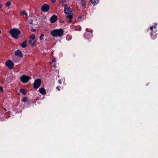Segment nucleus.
Here are the masks:
<instances>
[{"label": "nucleus", "instance_id": "nucleus-1", "mask_svg": "<svg viewBox=\"0 0 158 158\" xmlns=\"http://www.w3.org/2000/svg\"><path fill=\"white\" fill-rule=\"evenodd\" d=\"M64 34V30L62 29H55L51 31L50 35L53 37H61Z\"/></svg>", "mask_w": 158, "mask_h": 158}, {"label": "nucleus", "instance_id": "nucleus-2", "mask_svg": "<svg viewBox=\"0 0 158 158\" xmlns=\"http://www.w3.org/2000/svg\"><path fill=\"white\" fill-rule=\"evenodd\" d=\"M10 33L13 37L17 39L19 38L18 35L21 33V32L17 29L13 28L10 30Z\"/></svg>", "mask_w": 158, "mask_h": 158}, {"label": "nucleus", "instance_id": "nucleus-3", "mask_svg": "<svg viewBox=\"0 0 158 158\" xmlns=\"http://www.w3.org/2000/svg\"><path fill=\"white\" fill-rule=\"evenodd\" d=\"M41 81L40 79L35 80L33 83V87L35 89L38 88L40 86Z\"/></svg>", "mask_w": 158, "mask_h": 158}, {"label": "nucleus", "instance_id": "nucleus-4", "mask_svg": "<svg viewBox=\"0 0 158 158\" xmlns=\"http://www.w3.org/2000/svg\"><path fill=\"white\" fill-rule=\"evenodd\" d=\"M30 77L26 75H23L20 78V81L23 83H26L28 82Z\"/></svg>", "mask_w": 158, "mask_h": 158}, {"label": "nucleus", "instance_id": "nucleus-5", "mask_svg": "<svg viewBox=\"0 0 158 158\" xmlns=\"http://www.w3.org/2000/svg\"><path fill=\"white\" fill-rule=\"evenodd\" d=\"M84 36L86 40H87L89 41L93 37V35L91 32H87L84 33Z\"/></svg>", "mask_w": 158, "mask_h": 158}, {"label": "nucleus", "instance_id": "nucleus-6", "mask_svg": "<svg viewBox=\"0 0 158 158\" xmlns=\"http://www.w3.org/2000/svg\"><path fill=\"white\" fill-rule=\"evenodd\" d=\"M41 9L43 12H47L50 9L49 6L47 4H45L42 6Z\"/></svg>", "mask_w": 158, "mask_h": 158}, {"label": "nucleus", "instance_id": "nucleus-7", "mask_svg": "<svg viewBox=\"0 0 158 158\" xmlns=\"http://www.w3.org/2000/svg\"><path fill=\"white\" fill-rule=\"evenodd\" d=\"M5 64L9 69H13L14 67V64L10 60L6 61Z\"/></svg>", "mask_w": 158, "mask_h": 158}, {"label": "nucleus", "instance_id": "nucleus-8", "mask_svg": "<svg viewBox=\"0 0 158 158\" xmlns=\"http://www.w3.org/2000/svg\"><path fill=\"white\" fill-rule=\"evenodd\" d=\"M64 12L65 14L69 13L72 12L71 9L70 7L67 6V4L64 5Z\"/></svg>", "mask_w": 158, "mask_h": 158}, {"label": "nucleus", "instance_id": "nucleus-9", "mask_svg": "<svg viewBox=\"0 0 158 158\" xmlns=\"http://www.w3.org/2000/svg\"><path fill=\"white\" fill-rule=\"evenodd\" d=\"M66 17L69 19L68 22L69 23H71L72 22V19L73 18V12L66 14Z\"/></svg>", "mask_w": 158, "mask_h": 158}, {"label": "nucleus", "instance_id": "nucleus-10", "mask_svg": "<svg viewBox=\"0 0 158 158\" xmlns=\"http://www.w3.org/2000/svg\"><path fill=\"white\" fill-rule=\"evenodd\" d=\"M58 19V18L57 16L54 15L50 19V22L52 23H54Z\"/></svg>", "mask_w": 158, "mask_h": 158}, {"label": "nucleus", "instance_id": "nucleus-11", "mask_svg": "<svg viewBox=\"0 0 158 158\" xmlns=\"http://www.w3.org/2000/svg\"><path fill=\"white\" fill-rule=\"evenodd\" d=\"M15 55L18 56L20 58L22 57L23 55L22 52L19 50H18L15 52Z\"/></svg>", "mask_w": 158, "mask_h": 158}, {"label": "nucleus", "instance_id": "nucleus-12", "mask_svg": "<svg viewBox=\"0 0 158 158\" xmlns=\"http://www.w3.org/2000/svg\"><path fill=\"white\" fill-rule=\"evenodd\" d=\"M39 91L41 94L43 95L45 94L46 93L45 89L44 88L42 87L39 89Z\"/></svg>", "mask_w": 158, "mask_h": 158}, {"label": "nucleus", "instance_id": "nucleus-13", "mask_svg": "<svg viewBox=\"0 0 158 158\" xmlns=\"http://www.w3.org/2000/svg\"><path fill=\"white\" fill-rule=\"evenodd\" d=\"M93 5L94 6H95L98 3L99 0H90Z\"/></svg>", "mask_w": 158, "mask_h": 158}, {"label": "nucleus", "instance_id": "nucleus-14", "mask_svg": "<svg viewBox=\"0 0 158 158\" xmlns=\"http://www.w3.org/2000/svg\"><path fill=\"white\" fill-rule=\"evenodd\" d=\"M36 42V40H29L28 41V44H30L31 46H33Z\"/></svg>", "mask_w": 158, "mask_h": 158}, {"label": "nucleus", "instance_id": "nucleus-15", "mask_svg": "<svg viewBox=\"0 0 158 158\" xmlns=\"http://www.w3.org/2000/svg\"><path fill=\"white\" fill-rule=\"evenodd\" d=\"M27 45V41H24L21 44L20 46L23 48H25Z\"/></svg>", "mask_w": 158, "mask_h": 158}, {"label": "nucleus", "instance_id": "nucleus-16", "mask_svg": "<svg viewBox=\"0 0 158 158\" xmlns=\"http://www.w3.org/2000/svg\"><path fill=\"white\" fill-rule=\"evenodd\" d=\"M81 3L83 7H84V8H85L86 7L85 1L84 0H81Z\"/></svg>", "mask_w": 158, "mask_h": 158}, {"label": "nucleus", "instance_id": "nucleus-17", "mask_svg": "<svg viewBox=\"0 0 158 158\" xmlns=\"http://www.w3.org/2000/svg\"><path fill=\"white\" fill-rule=\"evenodd\" d=\"M19 92L23 95L25 94L26 93L25 89H21L19 90Z\"/></svg>", "mask_w": 158, "mask_h": 158}, {"label": "nucleus", "instance_id": "nucleus-18", "mask_svg": "<svg viewBox=\"0 0 158 158\" xmlns=\"http://www.w3.org/2000/svg\"><path fill=\"white\" fill-rule=\"evenodd\" d=\"M30 38L31 39L33 40H35V35L34 34H31L30 36Z\"/></svg>", "mask_w": 158, "mask_h": 158}, {"label": "nucleus", "instance_id": "nucleus-19", "mask_svg": "<svg viewBox=\"0 0 158 158\" xmlns=\"http://www.w3.org/2000/svg\"><path fill=\"white\" fill-rule=\"evenodd\" d=\"M20 15H25L26 16H27V13L25 12L24 11H23L20 13Z\"/></svg>", "mask_w": 158, "mask_h": 158}, {"label": "nucleus", "instance_id": "nucleus-20", "mask_svg": "<svg viewBox=\"0 0 158 158\" xmlns=\"http://www.w3.org/2000/svg\"><path fill=\"white\" fill-rule=\"evenodd\" d=\"M67 0H58L59 2L61 3H63L66 2Z\"/></svg>", "mask_w": 158, "mask_h": 158}, {"label": "nucleus", "instance_id": "nucleus-21", "mask_svg": "<svg viewBox=\"0 0 158 158\" xmlns=\"http://www.w3.org/2000/svg\"><path fill=\"white\" fill-rule=\"evenodd\" d=\"M11 2L10 1H8L6 3V5L7 6H9L11 5Z\"/></svg>", "mask_w": 158, "mask_h": 158}, {"label": "nucleus", "instance_id": "nucleus-22", "mask_svg": "<svg viewBox=\"0 0 158 158\" xmlns=\"http://www.w3.org/2000/svg\"><path fill=\"white\" fill-rule=\"evenodd\" d=\"M44 36V35L42 34H41L40 37V40H42L43 39V37Z\"/></svg>", "mask_w": 158, "mask_h": 158}, {"label": "nucleus", "instance_id": "nucleus-23", "mask_svg": "<svg viewBox=\"0 0 158 158\" xmlns=\"http://www.w3.org/2000/svg\"><path fill=\"white\" fill-rule=\"evenodd\" d=\"M27 100V97H24L22 100V101L24 102H26Z\"/></svg>", "mask_w": 158, "mask_h": 158}, {"label": "nucleus", "instance_id": "nucleus-24", "mask_svg": "<svg viewBox=\"0 0 158 158\" xmlns=\"http://www.w3.org/2000/svg\"><path fill=\"white\" fill-rule=\"evenodd\" d=\"M0 91L1 92H3V87L1 86H0Z\"/></svg>", "mask_w": 158, "mask_h": 158}, {"label": "nucleus", "instance_id": "nucleus-25", "mask_svg": "<svg viewBox=\"0 0 158 158\" xmlns=\"http://www.w3.org/2000/svg\"><path fill=\"white\" fill-rule=\"evenodd\" d=\"M58 82L59 84H61L62 83V81L61 80H58Z\"/></svg>", "mask_w": 158, "mask_h": 158}, {"label": "nucleus", "instance_id": "nucleus-26", "mask_svg": "<svg viewBox=\"0 0 158 158\" xmlns=\"http://www.w3.org/2000/svg\"><path fill=\"white\" fill-rule=\"evenodd\" d=\"M60 87L59 86H57L56 87V89L58 90V91H60Z\"/></svg>", "mask_w": 158, "mask_h": 158}, {"label": "nucleus", "instance_id": "nucleus-27", "mask_svg": "<svg viewBox=\"0 0 158 158\" xmlns=\"http://www.w3.org/2000/svg\"><path fill=\"white\" fill-rule=\"evenodd\" d=\"M56 60L55 58H53L52 59V62H54L56 61Z\"/></svg>", "mask_w": 158, "mask_h": 158}, {"label": "nucleus", "instance_id": "nucleus-28", "mask_svg": "<svg viewBox=\"0 0 158 158\" xmlns=\"http://www.w3.org/2000/svg\"><path fill=\"white\" fill-rule=\"evenodd\" d=\"M56 1V0H52V3H55Z\"/></svg>", "mask_w": 158, "mask_h": 158}, {"label": "nucleus", "instance_id": "nucleus-29", "mask_svg": "<svg viewBox=\"0 0 158 158\" xmlns=\"http://www.w3.org/2000/svg\"><path fill=\"white\" fill-rule=\"evenodd\" d=\"M153 27H150V29L151 30H152V29H153Z\"/></svg>", "mask_w": 158, "mask_h": 158}, {"label": "nucleus", "instance_id": "nucleus-30", "mask_svg": "<svg viewBox=\"0 0 158 158\" xmlns=\"http://www.w3.org/2000/svg\"><path fill=\"white\" fill-rule=\"evenodd\" d=\"M2 7V6L0 4V9Z\"/></svg>", "mask_w": 158, "mask_h": 158}, {"label": "nucleus", "instance_id": "nucleus-31", "mask_svg": "<svg viewBox=\"0 0 158 158\" xmlns=\"http://www.w3.org/2000/svg\"><path fill=\"white\" fill-rule=\"evenodd\" d=\"M157 25V24H156V25H155V26L154 27H154V28H156V25Z\"/></svg>", "mask_w": 158, "mask_h": 158}, {"label": "nucleus", "instance_id": "nucleus-32", "mask_svg": "<svg viewBox=\"0 0 158 158\" xmlns=\"http://www.w3.org/2000/svg\"><path fill=\"white\" fill-rule=\"evenodd\" d=\"M60 22L61 23H64V21H61V22Z\"/></svg>", "mask_w": 158, "mask_h": 158}, {"label": "nucleus", "instance_id": "nucleus-33", "mask_svg": "<svg viewBox=\"0 0 158 158\" xmlns=\"http://www.w3.org/2000/svg\"><path fill=\"white\" fill-rule=\"evenodd\" d=\"M54 65H53V66H55V64H54Z\"/></svg>", "mask_w": 158, "mask_h": 158}, {"label": "nucleus", "instance_id": "nucleus-34", "mask_svg": "<svg viewBox=\"0 0 158 158\" xmlns=\"http://www.w3.org/2000/svg\"><path fill=\"white\" fill-rule=\"evenodd\" d=\"M54 65H53V66H55V64H54Z\"/></svg>", "mask_w": 158, "mask_h": 158}, {"label": "nucleus", "instance_id": "nucleus-35", "mask_svg": "<svg viewBox=\"0 0 158 158\" xmlns=\"http://www.w3.org/2000/svg\"><path fill=\"white\" fill-rule=\"evenodd\" d=\"M87 30H88V29H87H87H86V31H87Z\"/></svg>", "mask_w": 158, "mask_h": 158}, {"label": "nucleus", "instance_id": "nucleus-36", "mask_svg": "<svg viewBox=\"0 0 158 158\" xmlns=\"http://www.w3.org/2000/svg\"><path fill=\"white\" fill-rule=\"evenodd\" d=\"M1 31L0 30V34H1Z\"/></svg>", "mask_w": 158, "mask_h": 158}, {"label": "nucleus", "instance_id": "nucleus-37", "mask_svg": "<svg viewBox=\"0 0 158 158\" xmlns=\"http://www.w3.org/2000/svg\"><path fill=\"white\" fill-rule=\"evenodd\" d=\"M68 35H67V37H68Z\"/></svg>", "mask_w": 158, "mask_h": 158}]
</instances>
